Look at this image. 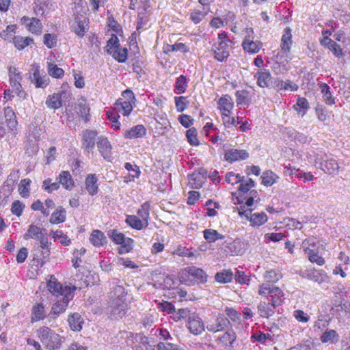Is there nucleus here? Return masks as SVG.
<instances>
[{"mask_svg": "<svg viewBox=\"0 0 350 350\" xmlns=\"http://www.w3.org/2000/svg\"><path fill=\"white\" fill-rule=\"evenodd\" d=\"M256 77H257V84L260 88L268 87L270 81L272 79L270 72L266 69L258 71L256 74Z\"/></svg>", "mask_w": 350, "mask_h": 350, "instance_id": "nucleus-25", "label": "nucleus"}, {"mask_svg": "<svg viewBox=\"0 0 350 350\" xmlns=\"http://www.w3.org/2000/svg\"><path fill=\"white\" fill-rule=\"evenodd\" d=\"M18 172H12L8 176L6 180L3 183V185L0 188L1 193L5 192L9 194L12 193V191L14 189L15 183L18 179Z\"/></svg>", "mask_w": 350, "mask_h": 350, "instance_id": "nucleus-15", "label": "nucleus"}, {"mask_svg": "<svg viewBox=\"0 0 350 350\" xmlns=\"http://www.w3.org/2000/svg\"><path fill=\"white\" fill-rule=\"evenodd\" d=\"M132 103L129 101H123L122 98H119L116 102V109L118 112L122 113L124 116H128L133 108Z\"/></svg>", "mask_w": 350, "mask_h": 350, "instance_id": "nucleus-27", "label": "nucleus"}, {"mask_svg": "<svg viewBox=\"0 0 350 350\" xmlns=\"http://www.w3.org/2000/svg\"><path fill=\"white\" fill-rule=\"evenodd\" d=\"M284 293L278 287H272L271 290L269 291V297L271 299L269 300L271 302L273 308L281 306L284 300Z\"/></svg>", "mask_w": 350, "mask_h": 350, "instance_id": "nucleus-18", "label": "nucleus"}, {"mask_svg": "<svg viewBox=\"0 0 350 350\" xmlns=\"http://www.w3.org/2000/svg\"><path fill=\"white\" fill-rule=\"evenodd\" d=\"M120 334L122 335L121 337L124 338L125 339L131 340V342H133L134 340L136 341L139 340L140 344H142L144 346H146V345L150 346L151 347V345H150V341L149 340V338L145 336H143L142 334H134L132 332H120ZM154 348H150L146 347V350H152Z\"/></svg>", "mask_w": 350, "mask_h": 350, "instance_id": "nucleus-17", "label": "nucleus"}, {"mask_svg": "<svg viewBox=\"0 0 350 350\" xmlns=\"http://www.w3.org/2000/svg\"><path fill=\"white\" fill-rule=\"evenodd\" d=\"M299 88L298 85L293 83L292 81L288 79L286 81L280 80V90H291L292 92L297 91Z\"/></svg>", "mask_w": 350, "mask_h": 350, "instance_id": "nucleus-63", "label": "nucleus"}, {"mask_svg": "<svg viewBox=\"0 0 350 350\" xmlns=\"http://www.w3.org/2000/svg\"><path fill=\"white\" fill-rule=\"evenodd\" d=\"M152 350H184L176 345L172 342H160L157 344L156 349Z\"/></svg>", "mask_w": 350, "mask_h": 350, "instance_id": "nucleus-64", "label": "nucleus"}, {"mask_svg": "<svg viewBox=\"0 0 350 350\" xmlns=\"http://www.w3.org/2000/svg\"><path fill=\"white\" fill-rule=\"evenodd\" d=\"M90 241L95 247H100L107 243V239L104 233L99 230H94L91 233Z\"/></svg>", "mask_w": 350, "mask_h": 350, "instance_id": "nucleus-21", "label": "nucleus"}, {"mask_svg": "<svg viewBox=\"0 0 350 350\" xmlns=\"http://www.w3.org/2000/svg\"><path fill=\"white\" fill-rule=\"evenodd\" d=\"M18 122L16 115L10 107L4 108V113H0V137H3L8 131L14 133Z\"/></svg>", "mask_w": 350, "mask_h": 350, "instance_id": "nucleus-2", "label": "nucleus"}, {"mask_svg": "<svg viewBox=\"0 0 350 350\" xmlns=\"http://www.w3.org/2000/svg\"><path fill=\"white\" fill-rule=\"evenodd\" d=\"M172 51H181L185 53L189 51V47L182 42H177L172 45L167 44L164 48V53H165Z\"/></svg>", "mask_w": 350, "mask_h": 350, "instance_id": "nucleus-50", "label": "nucleus"}, {"mask_svg": "<svg viewBox=\"0 0 350 350\" xmlns=\"http://www.w3.org/2000/svg\"><path fill=\"white\" fill-rule=\"evenodd\" d=\"M218 105L221 111L230 112L233 107V103L231 102V98L228 95L221 97L218 100Z\"/></svg>", "mask_w": 350, "mask_h": 350, "instance_id": "nucleus-47", "label": "nucleus"}, {"mask_svg": "<svg viewBox=\"0 0 350 350\" xmlns=\"http://www.w3.org/2000/svg\"><path fill=\"white\" fill-rule=\"evenodd\" d=\"M219 340L225 345H229L232 346L236 340L235 332L232 329L230 330L228 329L221 337L219 338Z\"/></svg>", "mask_w": 350, "mask_h": 350, "instance_id": "nucleus-49", "label": "nucleus"}, {"mask_svg": "<svg viewBox=\"0 0 350 350\" xmlns=\"http://www.w3.org/2000/svg\"><path fill=\"white\" fill-rule=\"evenodd\" d=\"M324 102L328 105L335 103V98L330 92L329 86L325 83H321L319 85Z\"/></svg>", "mask_w": 350, "mask_h": 350, "instance_id": "nucleus-29", "label": "nucleus"}, {"mask_svg": "<svg viewBox=\"0 0 350 350\" xmlns=\"http://www.w3.org/2000/svg\"><path fill=\"white\" fill-rule=\"evenodd\" d=\"M34 10L36 14L43 15L45 9H52L53 4L48 0H35L34 1Z\"/></svg>", "mask_w": 350, "mask_h": 350, "instance_id": "nucleus-39", "label": "nucleus"}, {"mask_svg": "<svg viewBox=\"0 0 350 350\" xmlns=\"http://www.w3.org/2000/svg\"><path fill=\"white\" fill-rule=\"evenodd\" d=\"M107 119L111 122V127L114 130H119L120 128V122L118 121L120 116L117 112L107 111L106 113Z\"/></svg>", "mask_w": 350, "mask_h": 350, "instance_id": "nucleus-55", "label": "nucleus"}, {"mask_svg": "<svg viewBox=\"0 0 350 350\" xmlns=\"http://www.w3.org/2000/svg\"><path fill=\"white\" fill-rule=\"evenodd\" d=\"M186 137L188 142L191 146H198L200 142L198 139V131L195 128H190L186 131Z\"/></svg>", "mask_w": 350, "mask_h": 350, "instance_id": "nucleus-54", "label": "nucleus"}, {"mask_svg": "<svg viewBox=\"0 0 350 350\" xmlns=\"http://www.w3.org/2000/svg\"><path fill=\"white\" fill-rule=\"evenodd\" d=\"M301 276L319 284L323 282L325 280V278H327L325 273L319 271L314 269L304 271L302 273Z\"/></svg>", "mask_w": 350, "mask_h": 350, "instance_id": "nucleus-16", "label": "nucleus"}, {"mask_svg": "<svg viewBox=\"0 0 350 350\" xmlns=\"http://www.w3.org/2000/svg\"><path fill=\"white\" fill-rule=\"evenodd\" d=\"M188 178L189 180L193 181V183H191V188L200 189L202 187L204 183L203 178L200 177V175L197 174L196 172H194L191 174H189Z\"/></svg>", "mask_w": 350, "mask_h": 350, "instance_id": "nucleus-62", "label": "nucleus"}, {"mask_svg": "<svg viewBox=\"0 0 350 350\" xmlns=\"http://www.w3.org/2000/svg\"><path fill=\"white\" fill-rule=\"evenodd\" d=\"M187 324V327L190 332L194 335H199L204 330L203 321L198 314L195 312L189 314Z\"/></svg>", "mask_w": 350, "mask_h": 350, "instance_id": "nucleus-12", "label": "nucleus"}, {"mask_svg": "<svg viewBox=\"0 0 350 350\" xmlns=\"http://www.w3.org/2000/svg\"><path fill=\"white\" fill-rule=\"evenodd\" d=\"M66 211L62 206H59L54 211L50 218L49 221L53 224L63 223L66 220Z\"/></svg>", "mask_w": 350, "mask_h": 350, "instance_id": "nucleus-28", "label": "nucleus"}, {"mask_svg": "<svg viewBox=\"0 0 350 350\" xmlns=\"http://www.w3.org/2000/svg\"><path fill=\"white\" fill-rule=\"evenodd\" d=\"M45 235H46V233H44L41 228L36 225L31 224L29 226L27 232L24 234L23 237L25 240L34 239L38 241L42 237Z\"/></svg>", "mask_w": 350, "mask_h": 350, "instance_id": "nucleus-24", "label": "nucleus"}, {"mask_svg": "<svg viewBox=\"0 0 350 350\" xmlns=\"http://www.w3.org/2000/svg\"><path fill=\"white\" fill-rule=\"evenodd\" d=\"M97 134L96 131L85 130L84 131L82 138V145L85 150L90 152L94 149L96 139H97Z\"/></svg>", "mask_w": 350, "mask_h": 350, "instance_id": "nucleus-14", "label": "nucleus"}, {"mask_svg": "<svg viewBox=\"0 0 350 350\" xmlns=\"http://www.w3.org/2000/svg\"><path fill=\"white\" fill-rule=\"evenodd\" d=\"M16 29V25H8L5 30H3L0 33V36L4 40H10L14 38L15 34V31Z\"/></svg>", "mask_w": 350, "mask_h": 350, "instance_id": "nucleus-57", "label": "nucleus"}, {"mask_svg": "<svg viewBox=\"0 0 350 350\" xmlns=\"http://www.w3.org/2000/svg\"><path fill=\"white\" fill-rule=\"evenodd\" d=\"M69 325L73 331H80L82 329L81 315L79 313H74L69 316L68 319Z\"/></svg>", "mask_w": 350, "mask_h": 350, "instance_id": "nucleus-36", "label": "nucleus"}, {"mask_svg": "<svg viewBox=\"0 0 350 350\" xmlns=\"http://www.w3.org/2000/svg\"><path fill=\"white\" fill-rule=\"evenodd\" d=\"M249 92L247 90H238L235 93L236 101L237 105H250L248 99Z\"/></svg>", "mask_w": 350, "mask_h": 350, "instance_id": "nucleus-51", "label": "nucleus"}, {"mask_svg": "<svg viewBox=\"0 0 350 350\" xmlns=\"http://www.w3.org/2000/svg\"><path fill=\"white\" fill-rule=\"evenodd\" d=\"M150 203L146 202L142 204L137 211V215L144 221L145 227L148 226V219L150 215Z\"/></svg>", "mask_w": 350, "mask_h": 350, "instance_id": "nucleus-35", "label": "nucleus"}, {"mask_svg": "<svg viewBox=\"0 0 350 350\" xmlns=\"http://www.w3.org/2000/svg\"><path fill=\"white\" fill-rule=\"evenodd\" d=\"M44 306L42 303H39L34 306L32 309L31 321H38L44 318Z\"/></svg>", "mask_w": 350, "mask_h": 350, "instance_id": "nucleus-45", "label": "nucleus"}, {"mask_svg": "<svg viewBox=\"0 0 350 350\" xmlns=\"http://www.w3.org/2000/svg\"><path fill=\"white\" fill-rule=\"evenodd\" d=\"M13 42L16 48L19 50L25 49L33 42V40L29 37L23 38L21 36H15L12 38Z\"/></svg>", "mask_w": 350, "mask_h": 350, "instance_id": "nucleus-38", "label": "nucleus"}, {"mask_svg": "<svg viewBox=\"0 0 350 350\" xmlns=\"http://www.w3.org/2000/svg\"><path fill=\"white\" fill-rule=\"evenodd\" d=\"M208 275L200 268L195 266L186 267L181 276L180 282L187 285L197 284H204L207 282Z\"/></svg>", "mask_w": 350, "mask_h": 350, "instance_id": "nucleus-1", "label": "nucleus"}, {"mask_svg": "<svg viewBox=\"0 0 350 350\" xmlns=\"http://www.w3.org/2000/svg\"><path fill=\"white\" fill-rule=\"evenodd\" d=\"M267 215L262 212L260 213H254L250 215V222L252 226H260L267 221Z\"/></svg>", "mask_w": 350, "mask_h": 350, "instance_id": "nucleus-46", "label": "nucleus"}, {"mask_svg": "<svg viewBox=\"0 0 350 350\" xmlns=\"http://www.w3.org/2000/svg\"><path fill=\"white\" fill-rule=\"evenodd\" d=\"M39 337L43 344L50 349H58L61 347L62 340L59 334L48 327L43 326L38 329Z\"/></svg>", "mask_w": 350, "mask_h": 350, "instance_id": "nucleus-4", "label": "nucleus"}, {"mask_svg": "<svg viewBox=\"0 0 350 350\" xmlns=\"http://www.w3.org/2000/svg\"><path fill=\"white\" fill-rule=\"evenodd\" d=\"M244 243L240 239H235L228 245V249L232 256L242 255L244 252Z\"/></svg>", "mask_w": 350, "mask_h": 350, "instance_id": "nucleus-31", "label": "nucleus"}, {"mask_svg": "<svg viewBox=\"0 0 350 350\" xmlns=\"http://www.w3.org/2000/svg\"><path fill=\"white\" fill-rule=\"evenodd\" d=\"M74 297V293L70 290L66 291V295L63 298H56L55 303L53 306L48 317L50 319H55L60 314L64 312L68 303Z\"/></svg>", "mask_w": 350, "mask_h": 350, "instance_id": "nucleus-5", "label": "nucleus"}, {"mask_svg": "<svg viewBox=\"0 0 350 350\" xmlns=\"http://www.w3.org/2000/svg\"><path fill=\"white\" fill-rule=\"evenodd\" d=\"M230 326V322L224 314H219L213 321L208 323L206 328L208 331L217 332L227 329Z\"/></svg>", "mask_w": 350, "mask_h": 350, "instance_id": "nucleus-10", "label": "nucleus"}, {"mask_svg": "<svg viewBox=\"0 0 350 350\" xmlns=\"http://www.w3.org/2000/svg\"><path fill=\"white\" fill-rule=\"evenodd\" d=\"M84 21L79 16H75L74 23L72 25V31L79 37H83L85 34Z\"/></svg>", "mask_w": 350, "mask_h": 350, "instance_id": "nucleus-44", "label": "nucleus"}, {"mask_svg": "<svg viewBox=\"0 0 350 350\" xmlns=\"http://www.w3.org/2000/svg\"><path fill=\"white\" fill-rule=\"evenodd\" d=\"M47 287L50 292L55 295L56 298L61 299L66 295V290H70L74 293V291L77 289V287L75 286L72 287L69 286H63L53 275L50 276V279L47 282Z\"/></svg>", "mask_w": 350, "mask_h": 350, "instance_id": "nucleus-6", "label": "nucleus"}, {"mask_svg": "<svg viewBox=\"0 0 350 350\" xmlns=\"http://www.w3.org/2000/svg\"><path fill=\"white\" fill-rule=\"evenodd\" d=\"M125 221L129 226L137 230L145 227L144 221L136 215H127Z\"/></svg>", "mask_w": 350, "mask_h": 350, "instance_id": "nucleus-34", "label": "nucleus"}, {"mask_svg": "<svg viewBox=\"0 0 350 350\" xmlns=\"http://www.w3.org/2000/svg\"><path fill=\"white\" fill-rule=\"evenodd\" d=\"M107 236L116 245H120L118 248L120 254L129 253L133 248L134 240L125 235L116 229H111L107 231Z\"/></svg>", "mask_w": 350, "mask_h": 350, "instance_id": "nucleus-3", "label": "nucleus"}, {"mask_svg": "<svg viewBox=\"0 0 350 350\" xmlns=\"http://www.w3.org/2000/svg\"><path fill=\"white\" fill-rule=\"evenodd\" d=\"M146 129L142 124H137L125 131L124 136L127 139L140 138L145 136Z\"/></svg>", "mask_w": 350, "mask_h": 350, "instance_id": "nucleus-20", "label": "nucleus"}, {"mask_svg": "<svg viewBox=\"0 0 350 350\" xmlns=\"http://www.w3.org/2000/svg\"><path fill=\"white\" fill-rule=\"evenodd\" d=\"M212 51L215 53V58L219 62L226 61L229 56V52L228 50H221L218 49L217 46H212Z\"/></svg>", "mask_w": 350, "mask_h": 350, "instance_id": "nucleus-61", "label": "nucleus"}, {"mask_svg": "<svg viewBox=\"0 0 350 350\" xmlns=\"http://www.w3.org/2000/svg\"><path fill=\"white\" fill-rule=\"evenodd\" d=\"M46 105L51 109H58L62 107L61 101H59L57 94L49 96L46 100Z\"/></svg>", "mask_w": 350, "mask_h": 350, "instance_id": "nucleus-59", "label": "nucleus"}, {"mask_svg": "<svg viewBox=\"0 0 350 350\" xmlns=\"http://www.w3.org/2000/svg\"><path fill=\"white\" fill-rule=\"evenodd\" d=\"M277 175L270 170L264 172L261 176L262 184L266 187H270L275 182Z\"/></svg>", "mask_w": 350, "mask_h": 350, "instance_id": "nucleus-48", "label": "nucleus"}, {"mask_svg": "<svg viewBox=\"0 0 350 350\" xmlns=\"http://www.w3.org/2000/svg\"><path fill=\"white\" fill-rule=\"evenodd\" d=\"M127 309V304L124 301H110L109 311L111 319H119L122 318L125 315Z\"/></svg>", "mask_w": 350, "mask_h": 350, "instance_id": "nucleus-8", "label": "nucleus"}, {"mask_svg": "<svg viewBox=\"0 0 350 350\" xmlns=\"http://www.w3.org/2000/svg\"><path fill=\"white\" fill-rule=\"evenodd\" d=\"M249 157V154L245 150L230 149L226 151L224 159L229 163L237 161L245 160Z\"/></svg>", "mask_w": 350, "mask_h": 350, "instance_id": "nucleus-13", "label": "nucleus"}, {"mask_svg": "<svg viewBox=\"0 0 350 350\" xmlns=\"http://www.w3.org/2000/svg\"><path fill=\"white\" fill-rule=\"evenodd\" d=\"M339 338V335L334 329H327L321 336L320 340L323 343H336Z\"/></svg>", "mask_w": 350, "mask_h": 350, "instance_id": "nucleus-32", "label": "nucleus"}, {"mask_svg": "<svg viewBox=\"0 0 350 350\" xmlns=\"http://www.w3.org/2000/svg\"><path fill=\"white\" fill-rule=\"evenodd\" d=\"M233 276L231 269H224L215 275V280L220 284H226L232 281Z\"/></svg>", "mask_w": 350, "mask_h": 350, "instance_id": "nucleus-30", "label": "nucleus"}, {"mask_svg": "<svg viewBox=\"0 0 350 350\" xmlns=\"http://www.w3.org/2000/svg\"><path fill=\"white\" fill-rule=\"evenodd\" d=\"M97 148L103 159L107 161H111L112 146L108 139L105 136L97 137Z\"/></svg>", "mask_w": 350, "mask_h": 350, "instance_id": "nucleus-11", "label": "nucleus"}, {"mask_svg": "<svg viewBox=\"0 0 350 350\" xmlns=\"http://www.w3.org/2000/svg\"><path fill=\"white\" fill-rule=\"evenodd\" d=\"M127 292L122 285H116L110 292V301H126Z\"/></svg>", "mask_w": 350, "mask_h": 350, "instance_id": "nucleus-23", "label": "nucleus"}, {"mask_svg": "<svg viewBox=\"0 0 350 350\" xmlns=\"http://www.w3.org/2000/svg\"><path fill=\"white\" fill-rule=\"evenodd\" d=\"M31 182V180L29 178H25L21 180L18 185V191L23 198H27L29 196V186Z\"/></svg>", "mask_w": 350, "mask_h": 350, "instance_id": "nucleus-52", "label": "nucleus"}, {"mask_svg": "<svg viewBox=\"0 0 350 350\" xmlns=\"http://www.w3.org/2000/svg\"><path fill=\"white\" fill-rule=\"evenodd\" d=\"M28 26L29 30L33 33L39 35L42 31V26L40 21L38 18H32Z\"/></svg>", "mask_w": 350, "mask_h": 350, "instance_id": "nucleus-58", "label": "nucleus"}, {"mask_svg": "<svg viewBox=\"0 0 350 350\" xmlns=\"http://www.w3.org/2000/svg\"><path fill=\"white\" fill-rule=\"evenodd\" d=\"M31 71H33V78L30 76L31 81L34 83L36 88H45L49 83V77L43 72L40 74V66L38 64L31 65Z\"/></svg>", "mask_w": 350, "mask_h": 350, "instance_id": "nucleus-9", "label": "nucleus"}, {"mask_svg": "<svg viewBox=\"0 0 350 350\" xmlns=\"http://www.w3.org/2000/svg\"><path fill=\"white\" fill-rule=\"evenodd\" d=\"M56 180L67 190H71L74 187L73 179L68 171H62Z\"/></svg>", "mask_w": 350, "mask_h": 350, "instance_id": "nucleus-22", "label": "nucleus"}, {"mask_svg": "<svg viewBox=\"0 0 350 350\" xmlns=\"http://www.w3.org/2000/svg\"><path fill=\"white\" fill-rule=\"evenodd\" d=\"M293 108L297 111L298 113H301L304 116L306 110L310 108V105L308 100L304 97L299 96L297 99V103L293 105Z\"/></svg>", "mask_w": 350, "mask_h": 350, "instance_id": "nucleus-41", "label": "nucleus"}, {"mask_svg": "<svg viewBox=\"0 0 350 350\" xmlns=\"http://www.w3.org/2000/svg\"><path fill=\"white\" fill-rule=\"evenodd\" d=\"M258 312L261 317L269 318L272 316L275 311L271 306V302L269 300L268 302L260 301L258 305Z\"/></svg>", "mask_w": 350, "mask_h": 350, "instance_id": "nucleus-26", "label": "nucleus"}, {"mask_svg": "<svg viewBox=\"0 0 350 350\" xmlns=\"http://www.w3.org/2000/svg\"><path fill=\"white\" fill-rule=\"evenodd\" d=\"M245 179L244 176H241L239 174H235L232 172H228L226 175V180L228 183L234 185L236 183H240L243 182Z\"/></svg>", "mask_w": 350, "mask_h": 350, "instance_id": "nucleus-60", "label": "nucleus"}, {"mask_svg": "<svg viewBox=\"0 0 350 350\" xmlns=\"http://www.w3.org/2000/svg\"><path fill=\"white\" fill-rule=\"evenodd\" d=\"M68 88L69 87L68 85V83H64L62 86V90L59 92L57 93L58 98L59 101H61L62 106L63 105H66V102H69L71 99L72 94L69 90H67Z\"/></svg>", "mask_w": 350, "mask_h": 350, "instance_id": "nucleus-42", "label": "nucleus"}, {"mask_svg": "<svg viewBox=\"0 0 350 350\" xmlns=\"http://www.w3.org/2000/svg\"><path fill=\"white\" fill-rule=\"evenodd\" d=\"M188 84V79L186 76H179L175 83L174 92L177 94H183L185 92Z\"/></svg>", "mask_w": 350, "mask_h": 350, "instance_id": "nucleus-33", "label": "nucleus"}, {"mask_svg": "<svg viewBox=\"0 0 350 350\" xmlns=\"http://www.w3.org/2000/svg\"><path fill=\"white\" fill-rule=\"evenodd\" d=\"M47 69L49 75L53 78L61 79L64 75V70L54 63L48 62Z\"/></svg>", "mask_w": 350, "mask_h": 350, "instance_id": "nucleus-43", "label": "nucleus"}, {"mask_svg": "<svg viewBox=\"0 0 350 350\" xmlns=\"http://www.w3.org/2000/svg\"><path fill=\"white\" fill-rule=\"evenodd\" d=\"M98 178L94 174H89L85 178V189L88 193L94 196L98 193V186L97 184Z\"/></svg>", "mask_w": 350, "mask_h": 350, "instance_id": "nucleus-19", "label": "nucleus"}, {"mask_svg": "<svg viewBox=\"0 0 350 350\" xmlns=\"http://www.w3.org/2000/svg\"><path fill=\"white\" fill-rule=\"evenodd\" d=\"M319 163V167L326 174H336L339 170V165L337 161L333 158L329 159L325 154L317 159Z\"/></svg>", "mask_w": 350, "mask_h": 350, "instance_id": "nucleus-7", "label": "nucleus"}, {"mask_svg": "<svg viewBox=\"0 0 350 350\" xmlns=\"http://www.w3.org/2000/svg\"><path fill=\"white\" fill-rule=\"evenodd\" d=\"M262 44L260 42H254L253 40L247 39L243 41L242 46L245 51L250 53H256L259 51Z\"/></svg>", "mask_w": 350, "mask_h": 350, "instance_id": "nucleus-40", "label": "nucleus"}, {"mask_svg": "<svg viewBox=\"0 0 350 350\" xmlns=\"http://www.w3.org/2000/svg\"><path fill=\"white\" fill-rule=\"evenodd\" d=\"M111 55H112L113 58L119 63H124L128 58V49L126 47L121 48L119 46L112 51Z\"/></svg>", "mask_w": 350, "mask_h": 350, "instance_id": "nucleus-37", "label": "nucleus"}, {"mask_svg": "<svg viewBox=\"0 0 350 350\" xmlns=\"http://www.w3.org/2000/svg\"><path fill=\"white\" fill-rule=\"evenodd\" d=\"M120 46V40L117 36L112 34L105 47L108 54H111L112 51Z\"/></svg>", "mask_w": 350, "mask_h": 350, "instance_id": "nucleus-53", "label": "nucleus"}, {"mask_svg": "<svg viewBox=\"0 0 350 350\" xmlns=\"http://www.w3.org/2000/svg\"><path fill=\"white\" fill-rule=\"evenodd\" d=\"M175 105L178 112H183L187 108L189 102L187 100V98L185 96H176L174 98Z\"/></svg>", "mask_w": 350, "mask_h": 350, "instance_id": "nucleus-56", "label": "nucleus"}]
</instances>
